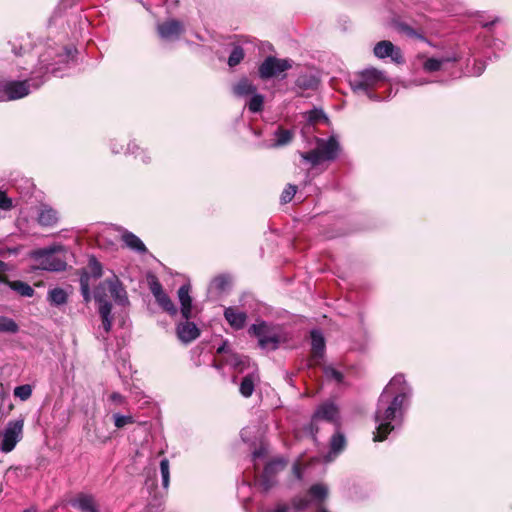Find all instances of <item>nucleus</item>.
I'll list each match as a JSON object with an SVG mask.
<instances>
[{
  "label": "nucleus",
  "instance_id": "f257e3e1",
  "mask_svg": "<svg viewBox=\"0 0 512 512\" xmlns=\"http://www.w3.org/2000/svg\"><path fill=\"white\" fill-rule=\"evenodd\" d=\"M411 395L403 375L394 376L381 393L375 412L376 432L374 441H383L401 422L405 402Z\"/></svg>",
  "mask_w": 512,
  "mask_h": 512
},
{
  "label": "nucleus",
  "instance_id": "f03ea898",
  "mask_svg": "<svg viewBox=\"0 0 512 512\" xmlns=\"http://www.w3.org/2000/svg\"><path fill=\"white\" fill-rule=\"evenodd\" d=\"M107 291L114 301L121 305L126 306L129 304L126 290L116 275L103 281L95 290L94 298L99 303V314L102 319V329L105 334H108L112 327V305L107 300Z\"/></svg>",
  "mask_w": 512,
  "mask_h": 512
},
{
  "label": "nucleus",
  "instance_id": "7ed1b4c3",
  "mask_svg": "<svg viewBox=\"0 0 512 512\" xmlns=\"http://www.w3.org/2000/svg\"><path fill=\"white\" fill-rule=\"evenodd\" d=\"M384 81H386L384 72L376 68H367L355 74L350 80V85L354 92L363 91L368 93Z\"/></svg>",
  "mask_w": 512,
  "mask_h": 512
},
{
  "label": "nucleus",
  "instance_id": "20e7f679",
  "mask_svg": "<svg viewBox=\"0 0 512 512\" xmlns=\"http://www.w3.org/2000/svg\"><path fill=\"white\" fill-rule=\"evenodd\" d=\"M24 419L10 420L0 434V449L4 453L11 452L23 437Z\"/></svg>",
  "mask_w": 512,
  "mask_h": 512
},
{
  "label": "nucleus",
  "instance_id": "39448f33",
  "mask_svg": "<svg viewBox=\"0 0 512 512\" xmlns=\"http://www.w3.org/2000/svg\"><path fill=\"white\" fill-rule=\"evenodd\" d=\"M62 245H53L45 249L37 250L33 257L38 261L39 267L47 271H63L66 268V262L54 254L62 251Z\"/></svg>",
  "mask_w": 512,
  "mask_h": 512
},
{
  "label": "nucleus",
  "instance_id": "423d86ee",
  "mask_svg": "<svg viewBox=\"0 0 512 512\" xmlns=\"http://www.w3.org/2000/svg\"><path fill=\"white\" fill-rule=\"evenodd\" d=\"M249 333L258 338L259 346L262 349L275 350L278 348L280 336L278 333L274 332L272 327L266 322L253 324L249 328Z\"/></svg>",
  "mask_w": 512,
  "mask_h": 512
},
{
  "label": "nucleus",
  "instance_id": "0eeeda50",
  "mask_svg": "<svg viewBox=\"0 0 512 512\" xmlns=\"http://www.w3.org/2000/svg\"><path fill=\"white\" fill-rule=\"evenodd\" d=\"M289 59H280L273 56L267 57L259 66V77L263 80L277 77L292 67Z\"/></svg>",
  "mask_w": 512,
  "mask_h": 512
},
{
  "label": "nucleus",
  "instance_id": "6e6552de",
  "mask_svg": "<svg viewBox=\"0 0 512 512\" xmlns=\"http://www.w3.org/2000/svg\"><path fill=\"white\" fill-rule=\"evenodd\" d=\"M217 353L224 354V363L233 367L238 372H243L250 366L249 358L232 352L227 341L217 348Z\"/></svg>",
  "mask_w": 512,
  "mask_h": 512
},
{
  "label": "nucleus",
  "instance_id": "1a4fd4ad",
  "mask_svg": "<svg viewBox=\"0 0 512 512\" xmlns=\"http://www.w3.org/2000/svg\"><path fill=\"white\" fill-rule=\"evenodd\" d=\"M30 92L27 81H10L4 84L1 101L16 100L25 97Z\"/></svg>",
  "mask_w": 512,
  "mask_h": 512
},
{
  "label": "nucleus",
  "instance_id": "9d476101",
  "mask_svg": "<svg viewBox=\"0 0 512 512\" xmlns=\"http://www.w3.org/2000/svg\"><path fill=\"white\" fill-rule=\"evenodd\" d=\"M374 54L380 59L391 57L392 61L397 64L404 61L401 50L394 46L392 42L386 40L380 41L375 45Z\"/></svg>",
  "mask_w": 512,
  "mask_h": 512
},
{
  "label": "nucleus",
  "instance_id": "9b49d317",
  "mask_svg": "<svg viewBox=\"0 0 512 512\" xmlns=\"http://www.w3.org/2000/svg\"><path fill=\"white\" fill-rule=\"evenodd\" d=\"M325 339L320 330L311 331V365H318L324 357Z\"/></svg>",
  "mask_w": 512,
  "mask_h": 512
},
{
  "label": "nucleus",
  "instance_id": "f8f14e48",
  "mask_svg": "<svg viewBox=\"0 0 512 512\" xmlns=\"http://www.w3.org/2000/svg\"><path fill=\"white\" fill-rule=\"evenodd\" d=\"M338 418V409L332 403H324L318 407L313 414L312 423L310 425V432L313 434V426L319 420H326L335 422Z\"/></svg>",
  "mask_w": 512,
  "mask_h": 512
},
{
  "label": "nucleus",
  "instance_id": "ddd939ff",
  "mask_svg": "<svg viewBox=\"0 0 512 512\" xmlns=\"http://www.w3.org/2000/svg\"><path fill=\"white\" fill-rule=\"evenodd\" d=\"M183 25L177 20H169L157 26L159 36L164 40H175L183 32Z\"/></svg>",
  "mask_w": 512,
  "mask_h": 512
},
{
  "label": "nucleus",
  "instance_id": "4468645a",
  "mask_svg": "<svg viewBox=\"0 0 512 512\" xmlns=\"http://www.w3.org/2000/svg\"><path fill=\"white\" fill-rule=\"evenodd\" d=\"M317 148L320 151L324 161H331L337 158L339 153V143L334 136L327 140L318 139Z\"/></svg>",
  "mask_w": 512,
  "mask_h": 512
},
{
  "label": "nucleus",
  "instance_id": "2eb2a0df",
  "mask_svg": "<svg viewBox=\"0 0 512 512\" xmlns=\"http://www.w3.org/2000/svg\"><path fill=\"white\" fill-rule=\"evenodd\" d=\"M284 467L285 462L283 460H276L265 466L261 479V485L265 490H268L273 485L272 476L278 471L283 470Z\"/></svg>",
  "mask_w": 512,
  "mask_h": 512
},
{
  "label": "nucleus",
  "instance_id": "dca6fc26",
  "mask_svg": "<svg viewBox=\"0 0 512 512\" xmlns=\"http://www.w3.org/2000/svg\"><path fill=\"white\" fill-rule=\"evenodd\" d=\"M177 335L182 342L189 343L199 336V329L192 322H184L177 326Z\"/></svg>",
  "mask_w": 512,
  "mask_h": 512
},
{
  "label": "nucleus",
  "instance_id": "f3484780",
  "mask_svg": "<svg viewBox=\"0 0 512 512\" xmlns=\"http://www.w3.org/2000/svg\"><path fill=\"white\" fill-rule=\"evenodd\" d=\"M224 316L227 322L234 328V329H241L244 327L247 315L245 312L239 311L238 309L234 307H228L224 311Z\"/></svg>",
  "mask_w": 512,
  "mask_h": 512
},
{
  "label": "nucleus",
  "instance_id": "a211bd4d",
  "mask_svg": "<svg viewBox=\"0 0 512 512\" xmlns=\"http://www.w3.org/2000/svg\"><path fill=\"white\" fill-rule=\"evenodd\" d=\"M178 297L181 303V313L183 318L188 320L191 317L192 299L190 297V286L182 285L178 290Z\"/></svg>",
  "mask_w": 512,
  "mask_h": 512
},
{
  "label": "nucleus",
  "instance_id": "6ab92c4d",
  "mask_svg": "<svg viewBox=\"0 0 512 512\" xmlns=\"http://www.w3.org/2000/svg\"><path fill=\"white\" fill-rule=\"evenodd\" d=\"M72 505L83 512H99L94 497L89 494H79Z\"/></svg>",
  "mask_w": 512,
  "mask_h": 512
},
{
  "label": "nucleus",
  "instance_id": "aec40b11",
  "mask_svg": "<svg viewBox=\"0 0 512 512\" xmlns=\"http://www.w3.org/2000/svg\"><path fill=\"white\" fill-rule=\"evenodd\" d=\"M58 221V213L48 205H41L38 212V222L42 226H53Z\"/></svg>",
  "mask_w": 512,
  "mask_h": 512
},
{
  "label": "nucleus",
  "instance_id": "412c9836",
  "mask_svg": "<svg viewBox=\"0 0 512 512\" xmlns=\"http://www.w3.org/2000/svg\"><path fill=\"white\" fill-rule=\"evenodd\" d=\"M121 238L125 246L128 247L129 249L140 254H144L147 252L145 244L138 236H136L132 232L125 231L122 234Z\"/></svg>",
  "mask_w": 512,
  "mask_h": 512
},
{
  "label": "nucleus",
  "instance_id": "4be33fe9",
  "mask_svg": "<svg viewBox=\"0 0 512 512\" xmlns=\"http://www.w3.org/2000/svg\"><path fill=\"white\" fill-rule=\"evenodd\" d=\"M0 283L7 284L21 296L32 297L34 294V289L29 284L22 281H9L7 276H0Z\"/></svg>",
  "mask_w": 512,
  "mask_h": 512
},
{
  "label": "nucleus",
  "instance_id": "5701e85b",
  "mask_svg": "<svg viewBox=\"0 0 512 512\" xmlns=\"http://www.w3.org/2000/svg\"><path fill=\"white\" fill-rule=\"evenodd\" d=\"M328 487L324 484H314L310 487L308 493L311 497L310 501L313 502L317 507L322 506V503L328 497Z\"/></svg>",
  "mask_w": 512,
  "mask_h": 512
},
{
  "label": "nucleus",
  "instance_id": "b1692460",
  "mask_svg": "<svg viewBox=\"0 0 512 512\" xmlns=\"http://www.w3.org/2000/svg\"><path fill=\"white\" fill-rule=\"evenodd\" d=\"M257 91L256 86L247 78L240 79L233 86V93L237 97H246L249 95H253Z\"/></svg>",
  "mask_w": 512,
  "mask_h": 512
},
{
  "label": "nucleus",
  "instance_id": "393cba45",
  "mask_svg": "<svg viewBox=\"0 0 512 512\" xmlns=\"http://www.w3.org/2000/svg\"><path fill=\"white\" fill-rule=\"evenodd\" d=\"M346 445V440L343 434L336 433L331 439V450L328 455L325 457L327 462L332 461L338 453H340Z\"/></svg>",
  "mask_w": 512,
  "mask_h": 512
},
{
  "label": "nucleus",
  "instance_id": "a878e982",
  "mask_svg": "<svg viewBox=\"0 0 512 512\" xmlns=\"http://www.w3.org/2000/svg\"><path fill=\"white\" fill-rule=\"evenodd\" d=\"M258 380L259 376L256 373L246 375L240 383L239 391L241 395L246 398L250 397L254 392L255 383Z\"/></svg>",
  "mask_w": 512,
  "mask_h": 512
},
{
  "label": "nucleus",
  "instance_id": "bb28decb",
  "mask_svg": "<svg viewBox=\"0 0 512 512\" xmlns=\"http://www.w3.org/2000/svg\"><path fill=\"white\" fill-rule=\"evenodd\" d=\"M456 60L457 59L455 57H453V58H441V59L428 58L424 62L423 68L427 72H435V71H438V70L441 69L443 63L449 62V61H456Z\"/></svg>",
  "mask_w": 512,
  "mask_h": 512
},
{
  "label": "nucleus",
  "instance_id": "cd10ccee",
  "mask_svg": "<svg viewBox=\"0 0 512 512\" xmlns=\"http://www.w3.org/2000/svg\"><path fill=\"white\" fill-rule=\"evenodd\" d=\"M296 85L301 89H315L318 85V79L310 74H302L296 80Z\"/></svg>",
  "mask_w": 512,
  "mask_h": 512
},
{
  "label": "nucleus",
  "instance_id": "c85d7f7f",
  "mask_svg": "<svg viewBox=\"0 0 512 512\" xmlns=\"http://www.w3.org/2000/svg\"><path fill=\"white\" fill-rule=\"evenodd\" d=\"M19 330V327L17 323L5 316H0V333H17Z\"/></svg>",
  "mask_w": 512,
  "mask_h": 512
},
{
  "label": "nucleus",
  "instance_id": "c756f323",
  "mask_svg": "<svg viewBox=\"0 0 512 512\" xmlns=\"http://www.w3.org/2000/svg\"><path fill=\"white\" fill-rule=\"evenodd\" d=\"M276 142L274 146H284L287 145L293 138V134L290 130H285L282 128H278L275 131Z\"/></svg>",
  "mask_w": 512,
  "mask_h": 512
},
{
  "label": "nucleus",
  "instance_id": "7c9ffc66",
  "mask_svg": "<svg viewBox=\"0 0 512 512\" xmlns=\"http://www.w3.org/2000/svg\"><path fill=\"white\" fill-rule=\"evenodd\" d=\"M49 300L56 305H62L67 301V294L61 288L52 289L49 292Z\"/></svg>",
  "mask_w": 512,
  "mask_h": 512
},
{
  "label": "nucleus",
  "instance_id": "2f4dec72",
  "mask_svg": "<svg viewBox=\"0 0 512 512\" xmlns=\"http://www.w3.org/2000/svg\"><path fill=\"white\" fill-rule=\"evenodd\" d=\"M158 304L171 315H175L177 313V309L171 299L167 294H161L156 299Z\"/></svg>",
  "mask_w": 512,
  "mask_h": 512
},
{
  "label": "nucleus",
  "instance_id": "473e14b6",
  "mask_svg": "<svg viewBox=\"0 0 512 512\" xmlns=\"http://www.w3.org/2000/svg\"><path fill=\"white\" fill-rule=\"evenodd\" d=\"M300 156L303 160L310 162L313 166H316L322 161H324L318 148L307 153H300Z\"/></svg>",
  "mask_w": 512,
  "mask_h": 512
},
{
  "label": "nucleus",
  "instance_id": "72a5a7b5",
  "mask_svg": "<svg viewBox=\"0 0 512 512\" xmlns=\"http://www.w3.org/2000/svg\"><path fill=\"white\" fill-rule=\"evenodd\" d=\"M251 96L252 97L248 103L249 110L253 113L260 112L263 108L264 97L256 92Z\"/></svg>",
  "mask_w": 512,
  "mask_h": 512
},
{
  "label": "nucleus",
  "instance_id": "f704fd0d",
  "mask_svg": "<svg viewBox=\"0 0 512 512\" xmlns=\"http://www.w3.org/2000/svg\"><path fill=\"white\" fill-rule=\"evenodd\" d=\"M160 472L162 476V485L165 489L169 487L170 482V466L168 459L164 458L160 462Z\"/></svg>",
  "mask_w": 512,
  "mask_h": 512
},
{
  "label": "nucleus",
  "instance_id": "c9c22d12",
  "mask_svg": "<svg viewBox=\"0 0 512 512\" xmlns=\"http://www.w3.org/2000/svg\"><path fill=\"white\" fill-rule=\"evenodd\" d=\"M244 58V51L240 46L234 47L232 50L229 58H228V65L230 67H234L238 65Z\"/></svg>",
  "mask_w": 512,
  "mask_h": 512
},
{
  "label": "nucleus",
  "instance_id": "e433bc0d",
  "mask_svg": "<svg viewBox=\"0 0 512 512\" xmlns=\"http://www.w3.org/2000/svg\"><path fill=\"white\" fill-rule=\"evenodd\" d=\"M32 395V387L28 384L17 386L14 389V396L22 401L28 400Z\"/></svg>",
  "mask_w": 512,
  "mask_h": 512
},
{
  "label": "nucleus",
  "instance_id": "4c0bfd02",
  "mask_svg": "<svg viewBox=\"0 0 512 512\" xmlns=\"http://www.w3.org/2000/svg\"><path fill=\"white\" fill-rule=\"evenodd\" d=\"M80 287L81 293L85 302H89L91 300L90 294V286H89V275L87 273L83 274L80 278Z\"/></svg>",
  "mask_w": 512,
  "mask_h": 512
},
{
  "label": "nucleus",
  "instance_id": "58836bf2",
  "mask_svg": "<svg viewBox=\"0 0 512 512\" xmlns=\"http://www.w3.org/2000/svg\"><path fill=\"white\" fill-rule=\"evenodd\" d=\"M113 419H114V425L116 428H123L124 426L128 425V424H133L134 423V418L131 416V415H121V414H114L113 415Z\"/></svg>",
  "mask_w": 512,
  "mask_h": 512
},
{
  "label": "nucleus",
  "instance_id": "ea45409f",
  "mask_svg": "<svg viewBox=\"0 0 512 512\" xmlns=\"http://www.w3.org/2000/svg\"><path fill=\"white\" fill-rule=\"evenodd\" d=\"M323 372H324V375L328 378V379H333L335 380L336 382L340 383L342 382L343 380V375L340 371L336 370L334 367L332 366H325L323 368Z\"/></svg>",
  "mask_w": 512,
  "mask_h": 512
},
{
  "label": "nucleus",
  "instance_id": "a19ab883",
  "mask_svg": "<svg viewBox=\"0 0 512 512\" xmlns=\"http://www.w3.org/2000/svg\"><path fill=\"white\" fill-rule=\"evenodd\" d=\"M311 501L307 497L297 496L292 499V506L296 511H302L310 505Z\"/></svg>",
  "mask_w": 512,
  "mask_h": 512
},
{
  "label": "nucleus",
  "instance_id": "79ce46f5",
  "mask_svg": "<svg viewBox=\"0 0 512 512\" xmlns=\"http://www.w3.org/2000/svg\"><path fill=\"white\" fill-rule=\"evenodd\" d=\"M89 268L94 278H100L102 276V265L97 259L91 258L89 260Z\"/></svg>",
  "mask_w": 512,
  "mask_h": 512
},
{
  "label": "nucleus",
  "instance_id": "37998d69",
  "mask_svg": "<svg viewBox=\"0 0 512 512\" xmlns=\"http://www.w3.org/2000/svg\"><path fill=\"white\" fill-rule=\"evenodd\" d=\"M295 193H296V186L289 184L282 192L281 201L283 203L290 202L292 200V198L294 197Z\"/></svg>",
  "mask_w": 512,
  "mask_h": 512
},
{
  "label": "nucleus",
  "instance_id": "c03bdc74",
  "mask_svg": "<svg viewBox=\"0 0 512 512\" xmlns=\"http://www.w3.org/2000/svg\"><path fill=\"white\" fill-rule=\"evenodd\" d=\"M12 207V200L5 192L0 190V208L3 210H9Z\"/></svg>",
  "mask_w": 512,
  "mask_h": 512
},
{
  "label": "nucleus",
  "instance_id": "a18cd8bd",
  "mask_svg": "<svg viewBox=\"0 0 512 512\" xmlns=\"http://www.w3.org/2000/svg\"><path fill=\"white\" fill-rule=\"evenodd\" d=\"M109 400L117 406H122L126 404V398L118 392H113L109 396Z\"/></svg>",
  "mask_w": 512,
  "mask_h": 512
},
{
  "label": "nucleus",
  "instance_id": "49530a36",
  "mask_svg": "<svg viewBox=\"0 0 512 512\" xmlns=\"http://www.w3.org/2000/svg\"><path fill=\"white\" fill-rule=\"evenodd\" d=\"M228 284V279L225 276H218L214 278L212 281V287H215L216 289L223 290L226 285Z\"/></svg>",
  "mask_w": 512,
  "mask_h": 512
},
{
  "label": "nucleus",
  "instance_id": "de8ad7c7",
  "mask_svg": "<svg viewBox=\"0 0 512 512\" xmlns=\"http://www.w3.org/2000/svg\"><path fill=\"white\" fill-rule=\"evenodd\" d=\"M290 506L286 503H277L274 507L268 508L262 512H289Z\"/></svg>",
  "mask_w": 512,
  "mask_h": 512
},
{
  "label": "nucleus",
  "instance_id": "09e8293b",
  "mask_svg": "<svg viewBox=\"0 0 512 512\" xmlns=\"http://www.w3.org/2000/svg\"><path fill=\"white\" fill-rule=\"evenodd\" d=\"M18 252V249L16 248H8L4 247L0 244V257H7L10 254H16Z\"/></svg>",
  "mask_w": 512,
  "mask_h": 512
},
{
  "label": "nucleus",
  "instance_id": "8fccbe9b",
  "mask_svg": "<svg viewBox=\"0 0 512 512\" xmlns=\"http://www.w3.org/2000/svg\"><path fill=\"white\" fill-rule=\"evenodd\" d=\"M151 291L153 293V295L155 296V298L157 299L159 295L161 294H165L163 291H162V287L159 283H154L152 286H151Z\"/></svg>",
  "mask_w": 512,
  "mask_h": 512
},
{
  "label": "nucleus",
  "instance_id": "3c124183",
  "mask_svg": "<svg viewBox=\"0 0 512 512\" xmlns=\"http://www.w3.org/2000/svg\"><path fill=\"white\" fill-rule=\"evenodd\" d=\"M8 270V264L0 260V276H5L4 273Z\"/></svg>",
  "mask_w": 512,
  "mask_h": 512
},
{
  "label": "nucleus",
  "instance_id": "603ef678",
  "mask_svg": "<svg viewBox=\"0 0 512 512\" xmlns=\"http://www.w3.org/2000/svg\"><path fill=\"white\" fill-rule=\"evenodd\" d=\"M317 117H318V112L317 111H311L309 113V120L310 121H316Z\"/></svg>",
  "mask_w": 512,
  "mask_h": 512
},
{
  "label": "nucleus",
  "instance_id": "864d4df0",
  "mask_svg": "<svg viewBox=\"0 0 512 512\" xmlns=\"http://www.w3.org/2000/svg\"><path fill=\"white\" fill-rule=\"evenodd\" d=\"M4 396H5V393L3 392V385L0 384V398L2 399V398H4Z\"/></svg>",
  "mask_w": 512,
  "mask_h": 512
},
{
  "label": "nucleus",
  "instance_id": "5fc2aeb1",
  "mask_svg": "<svg viewBox=\"0 0 512 512\" xmlns=\"http://www.w3.org/2000/svg\"><path fill=\"white\" fill-rule=\"evenodd\" d=\"M317 512H329L326 508H324L323 506H320L317 508Z\"/></svg>",
  "mask_w": 512,
  "mask_h": 512
},
{
  "label": "nucleus",
  "instance_id": "6e6d98bb",
  "mask_svg": "<svg viewBox=\"0 0 512 512\" xmlns=\"http://www.w3.org/2000/svg\"><path fill=\"white\" fill-rule=\"evenodd\" d=\"M295 473L297 474V477L300 478L299 474V467L297 465L294 466Z\"/></svg>",
  "mask_w": 512,
  "mask_h": 512
},
{
  "label": "nucleus",
  "instance_id": "4d7b16f0",
  "mask_svg": "<svg viewBox=\"0 0 512 512\" xmlns=\"http://www.w3.org/2000/svg\"><path fill=\"white\" fill-rule=\"evenodd\" d=\"M24 512H36L34 509H27Z\"/></svg>",
  "mask_w": 512,
  "mask_h": 512
},
{
  "label": "nucleus",
  "instance_id": "13d9d810",
  "mask_svg": "<svg viewBox=\"0 0 512 512\" xmlns=\"http://www.w3.org/2000/svg\"><path fill=\"white\" fill-rule=\"evenodd\" d=\"M258 455L259 454L257 452H254V454H253L254 458L258 457Z\"/></svg>",
  "mask_w": 512,
  "mask_h": 512
}]
</instances>
